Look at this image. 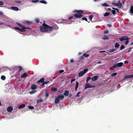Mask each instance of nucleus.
I'll list each match as a JSON object with an SVG mask.
<instances>
[{"mask_svg": "<svg viewBox=\"0 0 133 133\" xmlns=\"http://www.w3.org/2000/svg\"><path fill=\"white\" fill-rule=\"evenodd\" d=\"M58 28V27L55 24H54L52 26H51L44 23L43 25L40 27V30L43 32L50 33L52 32L53 29H57Z\"/></svg>", "mask_w": 133, "mask_h": 133, "instance_id": "nucleus-1", "label": "nucleus"}, {"mask_svg": "<svg viewBox=\"0 0 133 133\" xmlns=\"http://www.w3.org/2000/svg\"><path fill=\"white\" fill-rule=\"evenodd\" d=\"M73 12L78 13V14H75L74 15V16L76 18H80L83 16V15H81V14L83 12V10H74Z\"/></svg>", "mask_w": 133, "mask_h": 133, "instance_id": "nucleus-2", "label": "nucleus"}, {"mask_svg": "<svg viewBox=\"0 0 133 133\" xmlns=\"http://www.w3.org/2000/svg\"><path fill=\"white\" fill-rule=\"evenodd\" d=\"M14 28L22 32H24L26 31L27 30H26V29H31L30 28H29L25 27H22L21 28L18 27H14Z\"/></svg>", "mask_w": 133, "mask_h": 133, "instance_id": "nucleus-3", "label": "nucleus"}, {"mask_svg": "<svg viewBox=\"0 0 133 133\" xmlns=\"http://www.w3.org/2000/svg\"><path fill=\"white\" fill-rule=\"evenodd\" d=\"M123 64V63L122 62L117 63L113 65L111 67V69H112L113 68H116L118 67H121L122 66Z\"/></svg>", "mask_w": 133, "mask_h": 133, "instance_id": "nucleus-4", "label": "nucleus"}, {"mask_svg": "<svg viewBox=\"0 0 133 133\" xmlns=\"http://www.w3.org/2000/svg\"><path fill=\"white\" fill-rule=\"evenodd\" d=\"M88 70V69H85L83 70V71H82L79 72L78 74V76L81 77Z\"/></svg>", "mask_w": 133, "mask_h": 133, "instance_id": "nucleus-5", "label": "nucleus"}, {"mask_svg": "<svg viewBox=\"0 0 133 133\" xmlns=\"http://www.w3.org/2000/svg\"><path fill=\"white\" fill-rule=\"evenodd\" d=\"M73 21L72 20L69 21L65 19H63L62 21L61 22L62 23H65L66 24H70Z\"/></svg>", "mask_w": 133, "mask_h": 133, "instance_id": "nucleus-6", "label": "nucleus"}, {"mask_svg": "<svg viewBox=\"0 0 133 133\" xmlns=\"http://www.w3.org/2000/svg\"><path fill=\"white\" fill-rule=\"evenodd\" d=\"M95 87V86L94 85H91L89 83H87L85 85L84 88V89H86L88 88H93Z\"/></svg>", "mask_w": 133, "mask_h": 133, "instance_id": "nucleus-7", "label": "nucleus"}, {"mask_svg": "<svg viewBox=\"0 0 133 133\" xmlns=\"http://www.w3.org/2000/svg\"><path fill=\"white\" fill-rule=\"evenodd\" d=\"M119 39L122 42L123 41H125L126 40H128L129 38L127 36H125L121 38H119Z\"/></svg>", "mask_w": 133, "mask_h": 133, "instance_id": "nucleus-8", "label": "nucleus"}, {"mask_svg": "<svg viewBox=\"0 0 133 133\" xmlns=\"http://www.w3.org/2000/svg\"><path fill=\"white\" fill-rule=\"evenodd\" d=\"M98 77L97 75H96L94 76L91 78V80L92 81H96L98 79Z\"/></svg>", "mask_w": 133, "mask_h": 133, "instance_id": "nucleus-9", "label": "nucleus"}, {"mask_svg": "<svg viewBox=\"0 0 133 133\" xmlns=\"http://www.w3.org/2000/svg\"><path fill=\"white\" fill-rule=\"evenodd\" d=\"M57 97L59 99L61 100H63L64 98V96L62 94L59 95Z\"/></svg>", "mask_w": 133, "mask_h": 133, "instance_id": "nucleus-10", "label": "nucleus"}, {"mask_svg": "<svg viewBox=\"0 0 133 133\" xmlns=\"http://www.w3.org/2000/svg\"><path fill=\"white\" fill-rule=\"evenodd\" d=\"M13 110V108L11 106L9 107L7 109V111L9 112H11Z\"/></svg>", "mask_w": 133, "mask_h": 133, "instance_id": "nucleus-11", "label": "nucleus"}, {"mask_svg": "<svg viewBox=\"0 0 133 133\" xmlns=\"http://www.w3.org/2000/svg\"><path fill=\"white\" fill-rule=\"evenodd\" d=\"M11 9L13 10L17 11L19 10L18 8L16 7L11 6Z\"/></svg>", "mask_w": 133, "mask_h": 133, "instance_id": "nucleus-12", "label": "nucleus"}, {"mask_svg": "<svg viewBox=\"0 0 133 133\" xmlns=\"http://www.w3.org/2000/svg\"><path fill=\"white\" fill-rule=\"evenodd\" d=\"M131 77H133V74L129 75H125L124 77L125 79H128Z\"/></svg>", "mask_w": 133, "mask_h": 133, "instance_id": "nucleus-13", "label": "nucleus"}, {"mask_svg": "<svg viewBox=\"0 0 133 133\" xmlns=\"http://www.w3.org/2000/svg\"><path fill=\"white\" fill-rule=\"evenodd\" d=\"M59 99L57 97L55 98V104H57L59 103Z\"/></svg>", "mask_w": 133, "mask_h": 133, "instance_id": "nucleus-14", "label": "nucleus"}, {"mask_svg": "<svg viewBox=\"0 0 133 133\" xmlns=\"http://www.w3.org/2000/svg\"><path fill=\"white\" fill-rule=\"evenodd\" d=\"M116 49H111L109 50V52L111 53H114L115 52V53L116 52Z\"/></svg>", "mask_w": 133, "mask_h": 133, "instance_id": "nucleus-15", "label": "nucleus"}, {"mask_svg": "<svg viewBox=\"0 0 133 133\" xmlns=\"http://www.w3.org/2000/svg\"><path fill=\"white\" fill-rule=\"evenodd\" d=\"M120 46V44L118 43H116L115 44V45H114L115 47V49H116V50L119 46Z\"/></svg>", "mask_w": 133, "mask_h": 133, "instance_id": "nucleus-16", "label": "nucleus"}, {"mask_svg": "<svg viewBox=\"0 0 133 133\" xmlns=\"http://www.w3.org/2000/svg\"><path fill=\"white\" fill-rule=\"evenodd\" d=\"M36 86L35 84H32L31 87V89L32 90H34L36 88Z\"/></svg>", "mask_w": 133, "mask_h": 133, "instance_id": "nucleus-17", "label": "nucleus"}, {"mask_svg": "<svg viewBox=\"0 0 133 133\" xmlns=\"http://www.w3.org/2000/svg\"><path fill=\"white\" fill-rule=\"evenodd\" d=\"M118 3H117L116 6H117L118 7H120L122 6V4L120 3V1H118Z\"/></svg>", "mask_w": 133, "mask_h": 133, "instance_id": "nucleus-18", "label": "nucleus"}, {"mask_svg": "<svg viewBox=\"0 0 133 133\" xmlns=\"http://www.w3.org/2000/svg\"><path fill=\"white\" fill-rule=\"evenodd\" d=\"M27 74L26 73H24L23 75H21V77L22 78H24L26 77Z\"/></svg>", "mask_w": 133, "mask_h": 133, "instance_id": "nucleus-19", "label": "nucleus"}, {"mask_svg": "<svg viewBox=\"0 0 133 133\" xmlns=\"http://www.w3.org/2000/svg\"><path fill=\"white\" fill-rule=\"evenodd\" d=\"M69 94V92L68 90H66L64 93H63L64 95L65 96H68Z\"/></svg>", "mask_w": 133, "mask_h": 133, "instance_id": "nucleus-20", "label": "nucleus"}, {"mask_svg": "<svg viewBox=\"0 0 133 133\" xmlns=\"http://www.w3.org/2000/svg\"><path fill=\"white\" fill-rule=\"evenodd\" d=\"M25 106V104H23L21 105L18 107V108L19 109H22L24 108Z\"/></svg>", "mask_w": 133, "mask_h": 133, "instance_id": "nucleus-21", "label": "nucleus"}, {"mask_svg": "<svg viewBox=\"0 0 133 133\" xmlns=\"http://www.w3.org/2000/svg\"><path fill=\"white\" fill-rule=\"evenodd\" d=\"M44 80V78H42L39 80L38 81V82L39 83V82H41V83H43Z\"/></svg>", "mask_w": 133, "mask_h": 133, "instance_id": "nucleus-22", "label": "nucleus"}, {"mask_svg": "<svg viewBox=\"0 0 133 133\" xmlns=\"http://www.w3.org/2000/svg\"><path fill=\"white\" fill-rule=\"evenodd\" d=\"M101 5L103 6H108L109 5H108L106 3H102L101 4Z\"/></svg>", "mask_w": 133, "mask_h": 133, "instance_id": "nucleus-23", "label": "nucleus"}, {"mask_svg": "<svg viewBox=\"0 0 133 133\" xmlns=\"http://www.w3.org/2000/svg\"><path fill=\"white\" fill-rule=\"evenodd\" d=\"M36 92V90H33L29 92V93L30 94H33Z\"/></svg>", "mask_w": 133, "mask_h": 133, "instance_id": "nucleus-24", "label": "nucleus"}, {"mask_svg": "<svg viewBox=\"0 0 133 133\" xmlns=\"http://www.w3.org/2000/svg\"><path fill=\"white\" fill-rule=\"evenodd\" d=\"M40 2L41 3L44 4H46L47 3V2L46 1L44 0L41 1H40Z\"/></svg>", "mask_w": 133, "mask_h": 133, "instance_id": "nucleus-25", "label": "nucleus"}, {"mask_svg": "<svg viewBox=\"0 0 133 133\" xmlns=\"http://www.w3.org/2000/svg\"><path fill=\"white\" fill-rule=\"evenodd\" d=\"M102 39L104 40H108L109 39L108 37L105 35L104 36V37L102 38Z\"/></svg>", "mask_w": 133, "mask_h": 133, "instance_id": "nucleus-26", "label": "nucleus"}, {"mask_svg": "<svg viewBox=\"0 0 133 133\" xmlns=\"http://www.w3.org/2000/svg\"><path fill=\"white\" fill-rule=\"evenodd\" d=\"M78 83L77 82H76V85L75 86V90H76L78 88Z\"/></svg>", "mask_w": 133, "mask_h": 133, "instance_id": "nucleus-27", "label": "nucleus"}, {"mask_svg": "<svg viewBox=\"0 0 133 133\" xmlns=\"http://www.w3.org/2000/svg\"><path fill=\"white\" fill-rule=\"evenodd\" d=\"M130 12L132 14H133V6H132L130 8Z\"/></svg>", "mask_w": 133, "mask_h": 133, "instance_id": "nucleus-28", "label": "nucleus"}, {"mask_svg": "<svg viewBox=\"0 0 133 133\" xmlns=\"http://www.w3.org/2000/svg\"><path fill=\"white\" fill-rule=\"evenodd\" d=\"M89 54H87L86 53H84L83 54V56L85 57H89Z\"/></svg>", "mask_w": 133, "mask_h": 133, "instance_id": "nucleus-29", "label": "nucleus"}, {"mask_svg": "<svg viewBox=\"0 0 133 133\" xmlns=\"http://www.w3.org/2000/svg\"><path fill=\"white\" fill-rule=\"evenodd\" d=\"M110 14V13L106 12L105 13L104 15V16H107L109 15Z\"/></svg>", "mask_w": 133, "mask_h": 133, "instance_id": "nucleus-30", "label": "nucleus"}, {"mask_svg": "<svg viewBox=\"0 0 133 133\" xmlns=\"http://www.w3.org/2000/svg\"><path fill=\"white\" fill-rule=\"evenodd\" d=\"M18 67L19 68V70L18 71V72H20L22 70V68L20 66H19Z\"/></svg>", "mask_w": 133, "mask_h": 133, "instance_id": "nucleus-31", "label": "nucleus"}, {"mask_svg": "<svg viewBox=\"0 0 133 133\" xmlns=\"http://www.w3.org/2000/svg\"><path fill=\"white\" fill-rule=\"evenodd\" d=\"M5 78H6L5 77V76H3V75L2 76H1V79L2 80H5Z\"/></svg>", "mask_w": 133, "mask_h": 133, "instance_id": "nucleus-32", "label": "nucleus"}, {"mask_svg": "<svg viewBox=\"0 0 133 133\" xmlns=\"http://www.w3.org/2000/svg\"><path fill=\"white\" fill-rule=\"evenodd\" d=\"M117 73L116 72H115L113 73H112L111 74V75L112 76H115L117 75Z\"/></svg>", "mask_w": 133, "mask_h": 133, "instance_id": "nucleus-33", "label": "nucleus"}, {"mask_svg": "<svg viewBox=\"0 0 133 133\" xmlns=\"http://www.w3.org/2000/svg\"><path fill=\"white\" fill-rule=\"evenodd\" d=\"M125 48V47L123 46V45H121L120 48V50H122L123 49H124Z\"/></svg>", "mask_w": 133, "mask_h": 133, "instance_id": "nucleus-34", "label": "nucleus"}, {"mask_svg": "<svg viewBox=\"0 0 133 133\" xmlns=\"http://www.w3.org/2000/svg\"><path fill=\"white\" fill-rule=\"evenodd\" d=\"M32 2L34 3H36L39 1V0H32Z\"/></svg>", "mask_w": 133, "mask_h": 133, "instance_id": "nucleus-35", "label": "nucleus"}, {"mask_svg": "<svg viewBox=\"0 0 133 133\" xmlns=\"http://www.w3.org/2000/svg\"><path fill=\"white\" fill-rule=\"evenodd\" d=\"M91 77H89L87 78L86 81L87 82L91 79Z\"/></svg>", "mask_w": 133, "mask_h": 133, "instance_id": "nucleus-36", "label": "nucleus"}, {"mask_svg": "<svg viewBox=\"0 0 133 133\" xmlns=\"http://www.w3.org/2000/svg\"><path fill=\"white\" fill-rule=\"evenodd\" d=\"M16 23L17 24L20 26L22 28V27H24L21 23H20L17 22H16Z\"/></svg>", "mask_w": 133, "mask_h": 133, "instance_id": "nucleus-37", "label": "nucleus"}, {"mask_svg": "<svg viewBox=\"0 0 133 133\" xmlns=\"http://www.w3.org/2000/svg\"><path fill=\"white\" fill-rule=\"evenodd\" d=\"M3 2L2 1H0V7H2V5H3Z\"/></svg>", "mask_w": 133, "mask_h": 133, "instance_id": "nucleus-38", "label": "nucleus"}, {"mask_svg": "<svg viewBox=\"0 0 133 133\" xmlns=\"http://www.w3.org/2000/svg\"><path fill=\"white\" fill-rule=\"evenodd\" d=\"M28 108L30 109H34V107L33 106H28Z\"/></svg>", "mask_w": 133, "mask_h": 133, "instance_id": "nucleus-39", "label": "nucleus"}, {"mask_svg": "<svg viewBox=\"0 0 133 133\" xmlns=\"http://www.w3.org/2000/svg\"><path fill=\"white\" fill-rule=\"evenodd\" d=\"M49 82V81H48L47 82H45V81L44 82H43V83L42 85H44L45 84H48Z\"/></svg>", "mask_w": 133, "mask_h": 133, "instance_id": "nucleus-40", "label": "nucleus"}, {"mask_svg": "<svg viewBox=\"0 0 133 133\" xmlns=\"http://www.w3.org/2000/svg\"><path fill=\"white\" fill-rule=\"evenodd\" d=\"M51 90L56 91L57 90V89L55 88H53L51 89Z\"/></svg>", "mask_w": 133, "mask_h": 133, "instance_id": "nucleus-41", "label": "nucleus"}, {"mask_svg": "<svg viewBox=\"0 0 133 133\" xmlns=\"http://www.w3.org/2000/svg\"><path fill=\"white\" fill-rule=\"evenodd\" d=\"M93 17V16L92 15H91L89 16V18L91 21Z\"/></svg>", "mask_w": 133, "mask_h": 133, "instance_id": "nucleus-42", "label": "nucleus"}, {"mask_svg": "<svg viewBox=\"0 0 133 133\" xmlns=\"http://www.w3.org/2000/svg\"><path fill=\"white\" fill-rule=\"evenodd\" d=\"M111 12H112V14L114 15L115 14L116 12V11L115 10H111Z\"/></svg>", "mask_w": 133, "mask_h": 133, "instance_id": "nucleus-43", "label": "nucleus"}, {"mask_svg": "<svg viewBox=\"0 0 133 133\" xmlns=\"http://www.w3.org/2000/svg\"><path fill=\"white\" fill-rule=\"evenodd\" d=\"M112 9H114V10H116V11L118 13L119 12V10H118V9H117V8H112Z\"/></svg>", "mask_w": 133, "mask_h": 133, "instance_id": "nucleus-44", "label": "nucleus"}, {"mask_svg": "<svg viewBox=\"0 0 133 133\" xmlns=\"http://www.w3.org/2000/svg\"><path fill=\"white\" fill-rule=\"evenodd\" d=\"M108 31L107 30H105L104 31V34H105L108 33Z\"/></svg>", "mask_w": 133, "mask_h": 133, "instance_id": "nucleus-45", "label": "nucleus"}, {"mask_svg": "<svg viewBox=\"0 0 133 133\" xmlns=\"http://www.w3.org/2000/svg\"><path fill=\"white\" fill-rule=\"evenodd\" d=\"M133 48L132 47H130L129 48V49L127 51L128 52H129Z\"/></svg>", "mask_w": 133, "mask_h": 133, "instance_id": "nucleus-46", "label": "nucleus"}, {"mask_svg": "<svg viewBox=\"0 0 133 133\" xmlns=\"http://www.w3.org/2000/svg\"><path fill=\"white\" fill-rule=\"evenodd\" d=\"M35 21L37 23H38L39 22V20L38 18H36L35 19Z\"/></svg>", "mask_w": 133, "mask_h": 133, "instance_id": "nucleus-47", "label": "nucleus"}, {"mask_svg": "<svg viewBox=\"0 0 133 133\" xmlns=\"http://www.w3.org/2000/svg\"><path fill=\"white\" fill-rule=\"evenodd\" d=\"M75 78H72L71 79V83H72L73 82L75 81Z\"/></svg>", "mask_w": 133, "mask_h": 133, "instance_id": "nucleus-48", "label": "nucleus"}, {"mask_svg": "<svg viewBox=\"0 0 133 133\" xmlns=\"http://www.w3.org/2000/svg\"><path fill=\"white\" fill-rule=\"evenodd\" d=\"M82 19L83 20H84L87 21H87V18L86 17H83L82 18Z\"/></svg>", "mask_w": 133, "mask_h": 133, "instance_id": "nucleus-49", "label": "nucleus"}, {"mask_svg": "<svg viewBox=\"0 0 133 133\" xmlns=\"http://www.w3.org/2000/svg\"><path fill=\"white\" fill-rule=\"evenodd\" d=\"M49 94L47 92H46L45 94V96L46 97H48L49 96Z\"/></svg>", "mask_w": 133, "mask_h": 133, "instance_id": "nucleus-50", "label": "nucleus"}, {"mask_svg": "<svg viewBox=\"0 0 133 133\" xmlns=\"http://www.w3.org/2000/svg\"><path fill=\"white\" fill-rule=\"evenodd\" d=\"M80 92H78L76 95V97H77L79 96V94L80 93Z\"/></svg>", "mask_w": 133, "mask_h": 133, "instance_id": "nucleus-51", "label": "nucleus"}, {"mask_svg": "<svg viewBox=\"0 0 133 133\" xmlns=\"http://www.w3.org/2000/svg\"><path fill=\"white\" fill-rule=\"evenodd\" d=\"M73 17L72 16H70L69 17H68V19H69V20L70 19H71Z\"/></svg>", "mask_w": 133, "mask_h": 133, "instance_id": "nucleus-52", "label": "nucleus"}, {"mask_svg": "<svg viewBox=\"0 0 133 133\" xmlns=\"http://www.w3.org/2000/svg\"><path fill=\"white\" fill-rule=\"evenodd\" d=\"M16 2L17 3H20L21 2L20 1H16Z\"/></svg>", "mask_w": 133, "mask_h": 133, "instance_id": "nucleus-53", "label": "nucleus"}, {"mask_svg": "<svg viewBox=\"0 0 133 133\" xmlns=\"http://www.w3.org/2000/svg\"><path fill=\"white\" fill-rule=\"evenodd\" d=\"M79 58L80 59H84V57L82 56H81Z\"/></svg>", "mask_w": 133, "mask_h": 133, "instance_id": "nucleus-54", "label": "nucleus"}, {"mask_svg": "<svg viewBox=\"0 0 133 133\" xmlns=\"http://www.w3.org/2000/svg\"><path fill=\"white\" fill-rule=\"evenodd\" d=\"M42 101V100H38L37 101V103H39Z\"/></svg>", "mask_w": 133, "mask_h": 133, "instance_id": "nucleus-55", "label": "nucleus"}, {"mask_svg": "<svg viewBox=\"0 0 133 133\" xmlns=\"http://www.w3.org/2000/svg\"><path fill=\"white\" fill-rule=\"evenodd\" d=\"M107 26L109 27H110L111 26V24H107Z\"/></svg>", "mask_w": 133, "mask_h": 133, "instance_id": "nucleus-56", "label": "nucleus"}, {"mask_svg": "<svg viewBox=\"0 0 133 133\" xmlns=\"http://www.w3.org/2000/svg\"><path fill=\"white\" fill-rule=\"evenodd\" d=\"M125 64H128V62L127 61H125L124 62Z\"/></svg>", "mask_w": 133, "mask_h": 133, "instance_id": "nucleus-57", "label": "nucleus"}, {"mask_svg": "<svg viewBox=\"0 0 133 133\" xmlns=\"http://www.w3.org/2000/svg\"><path fill=\"white\" fill-rule=\"evenodd\" d=\"M126 41L125 42V44L127 45L129 41H128V40H126Z\"/></svg>", "mask_w": 133, "mask_h": 133, "instance_id": "nucleus-58", "label": "nucleus"}, {"mask_svg": "<svg viewBox=\"0 0 133 133\" xmlns=\"http://www.w3.org/2000/svg\"><path fill=\"white\" fill-rule=\"evenodd\" d=\"M64 71V70H61L59 71V72L60 73H62Z\"/></svg>", "mask_w": 133, "mask_h": 133, "instance_id": "nucleus-59", "label": "nucleus"}, {"mask_svg": "<svg viewBox=\"0 0 133 133\" xmlns=\"http://www.w3.org/2000/svg\"><path fill=\"white\" fill-rule=\"evenodd\" d=\"M0 24H2V25H5V23H3L2 22H0Z\"/></svg>", "mask_w": 133, "mask_h": 133, "instance_id": "nucleus-60", "label": "nucleus"}, {"mask_svg": "<svg viewBox=\"0 0 133 133\" xmlns=\"http://www.w3.org/2000/svg\"><path fill=\"white\" fill-rule=\"evenodd\" d=\"M30 23V22L28 21H25V23H26L27 24H29Z\"/></svg>", "mask_w": 133, "mask_h": 133, "instance_id": "nucleus-61", "label": "nucleus"}, {"mask_svg": "<svg viewBox=\"0 0 133 133\" xmlns=\"http://www.w3.org/2000/svg\"><path fill=\"white\" fill-rule=\"evenodd\" d=\"M117 3H115V2H113L112 3V4L114 5H116V4Z\"/></svg>", "mask_w": 133, "mask_h": 133, "instance_id": "nucleus-62", "label": "nucleus"}, {"mask_svg": "<svg viewBox=\"0 0 133 133\" xmlns=\"http://www.w3.org/2000/svg\"><path fill=\"white\" fill-rule=\"evenodd\" d=\"M74 60L73 59H71L70 61V62H74Z\"/></svg>", "mask_w": 133, "mask_h": 133, "instance_id": "nucleus-63", "label": "nucleus"}, {"mask_svg": "<svg viewBox=\"0 0 133 133\" xmlns=\"http://www.w3.org/2000/svg\"><path fill=\"white\" fill-rule=\"evenodd\" d=\"M5 8H7L8 9H10V7H9L8 6H6V7H5Z\"/></svg>", "mask_w": 133, "mask_h": 133, "instance_id": "nucleus-64", "label": "nucleus"}]
</instances>
